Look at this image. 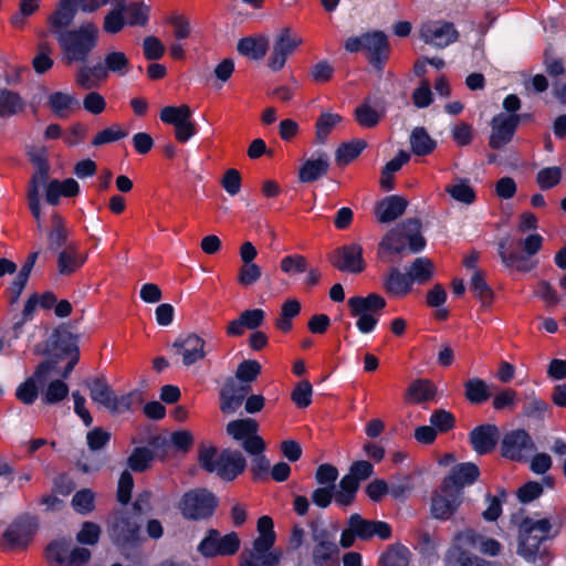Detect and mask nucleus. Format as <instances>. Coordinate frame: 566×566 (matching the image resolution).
Returning <instances> with one entry per match:
<instances>
[{
    "instance_id": "12",
    "label": "nucleus",
    "mask_w": 566,
    "mask_h": 566,
    "mask_svg": "<svg viewBox=\"0 0 566 566\" xmlns=\"http://www.w3.org/2000/svg\"><path fill=\"white\" fill-rule=\"evenodd\" d=\"M259 424L254 419L245 418L230 421L227 432L235 440L242 441L243 449L250 454L262 453L264 441L256 434Z\"/></svg>"
},
{
    "instance_id": "8",
    "label": "nucleus",
    "mask_w": 566,
    "mask_h": 566,
    "mask_svg": "<svg viewBox=\"0 0 566 566\" xmlns=\"http://www.w3.org/2000/svg\"><path fill=\"white\" fill-rule=\"evenodd\" d=\"M216 496L205 489L191 490L184 494L179 509L185 518L205 520L210 517L217 507Z\"/></svg>"
},
{
    "instance_id": "15",
    "label": "nucleus",
    "mask_w": 566,
    "mask_h": 566,
    "mask_svg": "<svg viewBox=\"0 0 566 566\" xmlns=\"http://www.w3.org/2000/svg\"><path fill=\"white\" fill-rule=\"evenodd\" d=\"M461 494L442 482L432 493L430 512L433 518L447 521L457 512L461 504Z\"/></svg>"
},
{
    "instance_id": "59",
    "label": "nucleus",
    "mask_w": 566,
    "mask_h": 566,
    "mask_svg": "<svg viewBox=\"0 0 566 566\" xmlns=\"http://www.w3.org/2000/svg\"><path fill=\"white\" fill-rule=\"evenodd\" d=\"M481 558L472 556L459 546L450 548L446 556L447 566H476Z\"/></svg>"
},
{
    "instance_id": "20",
    "label": "nucleus",
    "mask_w": 566,
    "mask_h": 566,
    "mask_svg": "<svg viewBox=\"0 0 566 566\" xmlns=\"http://www.w3.org/2000/svg\"><path fill=\"white\" fill-rule=\"evenodd\" d=\"M331 262L339 271L360 273L365 269L363 248L356 243L338 248L333 252Z\"/></svg>"
},
{
    "instance_id": "19",
    "label": "nucleus",
    "mask_w": 566,
    "mask_h": 566,
    "mask_svg": "<svg viewBox=\"0 0 566 566\" xmlns=\"http://www.w3.org/2000/svg\"><path fill=\"white\" fill-rule=\"evenodd\" d=\"M420 38L438 48H446L458 40L459 33L453 23L447 21H427L420 27Z\"/></svg>"
},
{
    "instance_id": "54",
    "label": "nucleus",
    "mask_w": 566,
    "mask_h": 566,
    "mask_svg": "<svg viewBox=\"0 0 566 566\" xmlns=\"http://www.w3.org/2000/svg\"><path fill=\"white\" fill-rule=\"evenodd\" d=\"M154 460V452L146 448H135L127 460L128 468L134 472H144L150 468Z\"/></svg>"
},
{
    "instance_id": "47",
    "label": "nucleus",
    "mask_w": 566,
    "mask_h": 566,
    "mask_svg": "<svg viewBox=\"0 0 566 566\" xmlns=\"http://www.w3.org/2000/svg\"><path fill=\"white\" fill-rule=\"evenodd\" d=\"M192 113L188 105L182 104L180 106H166L160 111V119L165 124L174 125L175 128L191 119Z\"/></svg>"
},
{
    "instance_id": "53",
    "label": "nucleus",
    "mask_w": 566,
    "mask_h": 566,
    "mask_svg": "<svg viewBox=\"0 0 566 566\" xmlns=\"http://www.w3.org/2000/svg\"><path fill=\"white\" fill-rule=\"evenodd\" d=\"M301 312V304L296 300H289L281 307L280 317L276 319L275 326L287 333L292 328V319Z\"/></svg>"
},
{
    "instance_id": "33",
    "label": "nucleus",
    "mask_w": 566,
    "mask_h": 566,
    "mask_svg": "<svg viewBox=\"0 0 566 566\" xmlns=\"http://www.w3.org/2000/svg\"><path fill=\"white\" fill-rule=\"evenodd\" d=\"M437 388L428 379H417L410 382L405 395L408 403H422L436 397Z\"/></svg>"
},
{
    "instance_id": "4",
    "label": "nucleus",
    "mask_w": 566,
    "mask_h": 566,
    "mask_svg": "<svg viewBox=\"0 0 566 566\" xmlns=\"http://www.w3.org/2000/svg\"><path fill=\"white\" fill-rule=\"evenodd\" d=\"M91 399L103 406L114 415H122L133 410L142 402V394L133 390L117 396L109 385L102 378H94L87 382Z\"/></svg>"
},
{
    "instance_id": "25",
    "label": "nucleus",
    "mask_w": 566,
    "mask_h": 566,
    "mask_svg": "<svg viewBox=\"0 0 566 566\" xmlns=\"http://www.w3.org/2000/svg\"><path fill=\"white\" fill-rule=\"evenodd\" d=\"M500 432L494 424H481L470 432V442L475 452L488 454L492 452L499 441Z\"/></svg>"
},
{
    "instance_id": "23",
    "label": "nucleus",
    "mask_w": 566,
    "mask_h": 566,
    "mask_svg": "<svg viewBox=\"0 0 566 566\" xmlns=\"http://www.w3.org/2000/svg\"><path fill=\"white\" fill-rule=\"evenodd\" d=\"M348 525L356 532L358 538L363 541L378 536L381 539H388L391 536V527L386 522L369 521L363 518L359 514H353L348 518Z\"/></svg>"
},
{
    "instance_id": "32",
    "label": "nucleus",
    "mask_w": 566,
    "mask_h": 566,
    "mask_svg": "<svg viewBox=\"0 0 566 566\" xmlns=\"http://www.w3.org/2000/svg\"><path fill=\"white\" fill-rule=\"evenodd\" d=\"M39 251H34L30 253L22 264L19 273L17 274L15 279L12 281L11 285L8 289V293L10 295L11 303H14L20 297L23 289L25 287L28 280L30 277V274L32 272V269L38 260Z\"/></svg>"
},
{
    "instance_id": "14",
    "label": "nucleus",
    "mask_w": 566,
    "mask_h": 566,
    "mask_svg": "<svg viewBox=\"0 0 566 566\" xmlns=\"http://www.w3.org/2000/svg\"><path fill=\"white\" fill-rule=\"evenodd\" d=\"M522 115L500 113L491 120V136L489 146L493 149H501L507 145L514 137Z\"/></svg>"
},
{
    "instance_id": "51",
    "label": "nucleus",
    "mask_w": 566,
    "mask_h": 566,
    "mask_svg": "<svg viewBox=\"0 0 566 566\" xmlns=\"http://www.w3.org/2000/svg\"><path fill=\"white\" fill-rule=\"evenodd\" d=\"M448 192L454 200L471 205L475 201V191L467 179H458L454 184L446 187Z\"/></svg>"
},
{
    "instance_id": "17",
    "label": "nucleus",
    "mask_w": 566,
    "mask_h": 566,
    "mask_svg": "<svg viewBox=\"0 0 566 566\" xmlns=\"http://www.w3.org/2000/svg\"><path fill=\"white\" fill-rule=\"evenodd\" d=\"M363 43L369 63L381 71L390 55V44L387 35L381 31L367 32L363 34Z\"/></svg>"
},
{
    "instance_id": "36",
    "label": "nucleus",
    "mask_w": 566,
    "mask_h": 566,
    "mask_svg": "<svg viewBox=\"0 0 566 566\" xmlns=\"http://www.w3.org/2000/svg\"><path fill=\"white\" fill-rule=\"evenodd\" d=\"M238 52L251 60L264 57L269 50V41L264 35L247 36L238 42Z\"/></svg>"
},
{
    "instance_id": "64",
    "label": "nucleus",
    "mask_w": 566,
    "mask_h": 566,
    "mask_svg": "<svg viewBox=\"0 0 566 566\" xmlns=\"http://www.w3.org/2000/svg\"><path fill=\"white\" fill-rule=\"evenodd\" d=\"M430 423L439 432H448L454 427L455 419L453 415L444 409H438L432 412Z\"/></svg>"
},
{
    "instance_id": "31",
    "label": "nucleus",
    "mask_w": 566,
    "mask_h": 566,
    "mask_svg": "<svg viewBox=\"0 0 566 566\" xmlns=\"http://www.w3.org/2000/svg\"><path fill=\"white\" fill-rule=\"evenodd\" d=\"M86 261V255L78 251L75 244L67 245L57 256V270L62 275H71Z\"/></svg>"
},
{
    "instance_id": "62",
    "label": "nucleus",
    "mask_w": 566,
    "mask_h": 566,
    "mask_svg": "<svg viewBox=\"0 0 566 566\" xmlns=\"http://www.w3.org/2000/svg\"><path fill=\"white\" fill-rule=\"evenodd\" d=\"M562 178V170L558 167H546L541 169L536 176V182L541 189L555 187Z\"/></svg>"
},
{
    "instance_id": "26",
    "label": "nucleus",
    "mask_w": 566,
    "mask_h": 566,
    "mask_svg": "<svg viewBox=\"0 0 566 566\" xmlns=\"http://www.w3.org/2000/svg\"><path fill=\"white\" fill-rule=\"evenodd\" d=\"M250 385H237L228 381L220 391V409L223 413H233L242 405Z\"/></svg>"
},
{
    "instance_id": "43",
    "label": "nucleus",
    "mask_w": 566,
    "mask_h": 566,
    "mask_svg": "<svg viewBox=\"0 0 566 566\" xmlns=\"http://www.w3.org/2000/svg\"><path fill=\"white\" fill-rule=\"evenodd\" d=\"M470 291L481 302L482 306H491L493 301V291L485 282L483 273L479 270H475L471 276Z\"/></svg>"
},
{
    "instance_id": "30",
    "label": "nucleus",
    "mask_w": 566,
    "mask_h": 566,
    "mask_svg": "<svg viewBox=\"0 0 566 566\" xmlns=\"http://www.w3.org/2000/svg\"><path fill=\"white\" fill-rule=\"evenodd\" d=\"M48 105L56 117L67 118L80 104L74 94L54 92L49 95Z\"/></svg>"
},
{
    "instance_id": "61",
    "label": "nucleus",
    "mask_w": 566,
    "mask_h": 566,
    "mask_svg": "<svg viewBox=\"0 0 566 566\" xmlns=\"http://www.w3.org/2000/svg\"><path fill=\"white\" fill-rule=\"evenodd\" d=\"M281 270L286 274H298L307 271V261L301 254L286 255L281 260Z\"/></svg>"
},
{
    "instance_id": "34",
    "label": "nucleus",
    "mask_w": 566,
    "mask_h": 566,
    "mask_svg": "<svg viewBox=\"0 0 566 566\" xmlns=\"http://www.w3.org/2000/svg\"><path fill=\"white\" fill-rule=\"evenodd\" d=\"M329 168L328 157L321 154L317 158L307 159L300 168L298 178L302 182H313L326 175Z\"/></svg>"
},
{
    "instance_id": "35",
    "label": "nucleus",
    "mask_w": 566,
    "mask_h": 566,
    "mask_svg": "<svg viewBox=\"0 0 566 566\" xmlns=\"http://www.w3.org/2000/svg\"><path fill=\"white\" fill-rule=\"evenodd\" d=\"M384 289L387 293L396 297H402L412 290V284L408 273L403 274L398 269L394 268L385 276Z\"/></svg>"
},
{
    "instance_id": "18",
    "label": "nucleus",
    "mask_w": 566,
    "mask_h": 566,
    "mask_svg": "<svg viewBox=\"0 0 566 566\" xmlns=\"http://www.w3.org/2000/svg\"><path fill=\"white\" fill-rule=\"evenodd\" d=\"M206 340L197 333H187L180 335L172 343V347L182 358V364L189 367L207 356Z\"/></svg>"
},
{
    "instance_id": "9",
    "label": "nucleus",
    "mask_w": 566,
    "mask_h": 566,
    "mask_svg": "<svg viewBox=\"0 0 566 566\" xmlns=\"http://www.w3.org/2000/svg\"><path fill=\"white\" fill-rule=\"evenodd\" d=\"M311 537L314 543L312 558L315 566H335L338 563L339 548L332 534L316 524L311 525Z\"/></svg>"
},
{
    "instance_id": "7",
    "label": "nucleus",
    "mask_w": 566,
    "mask_h": 566,
    "mask_svg": "<svg viewBox=\"0 0 566 566\" xmlns=\"http://www.w3.org/2000/svg\"><path fill=\"white\" fill-rule=\"evenodd\" d=\"M348 308L352 316L357 317V328L368 334L373 332L378 323L375 314L386 306V300L379 294L371 293L367 296H354L348 300Z\"/></svg>"
},
{
    "instance_id": "63",
    "label": "nucleus",
    "mask_w": 566,
    "mask_h": 566,
    "mask_svg": "<svg viewBox=\"0 0 566 566\" xmlns=\"http://www.w3.org/2000/svg\"><path fill=\"white\" fill-rule=\"evenodd\" d=\"M72 506L77 513H90L94 509V493L88 489L76 492L72 499Z\"/></svg>"
},
{
    "instance_id": "44",
    "label": "nucleus",
    "mask_w": 566,
    "mask_h": 566,
    "mask_svg": "<svg viewBox=\"0 0 566 566\" xmlns=\"http://www.w3.org/2000/svg\"><path fill=\"white\" fill-rule=\"evenodd\" d=\"M411 553L403 545H391L379 559V566H409Z\"/></svg>"
},
{
    "instance_id": "57",
    "label": "nucleus",
    "mask_w": 566,
    "mask_h": 566,
    "mask_svg": "<svg viewBox=\"0 0 566 566\" xmlns=\"http://www.w3.org/2000/svg\"><path fill=\"white\" fill-rule=\"evenodd\" d=\"M69 395L67 385L61 379L51 380L46 389L43 390L42 400L46 405H53L60 402Z\"/></svg>"
},
{
    "instance_id": "6",
    "label": "nucleus",
    "mask_w": 566,
    "mask_h": 566,
    "mask_svg": "<svg viewBox=\"0 0 566 566\" xmlns=\"http://www.w3.org/2000/svg\"><path fill=\"white\" fill-rule=\"evenodd\" d=\"M199 463L206 471L214 472L227 481L237 478L245 468V459L240 452L224 450L218 454L216 448L201 449Z\"/></svg>"
},
{
    "instance_id": "41",
    "label": "nucleus",
    "mask_w": 566,
    "mask_h": 566,
    "mask_svg": "<svg viewBox=\"0 0 566 566\" xmlns=\"http://www.w3.org/2000/svg\"><path fill=\"white\" fill-rule=\"evenodd\" d=\"M464 396L471 403L480 405L490 398L491 392L483 379L474 377L464 382Z\"/></svg>"
},
{
    "instance_id": "52",
    "label": "nucleus",
    "mask_w": 566,
    "mask_h": 566,
    "mask_svg": "<svg viewBox=\"0 0 566 566\" xmlns=\"http://www.w3.org/2000/svg\"><path fill=\"white\" fill-rule=\"evenodd\" d=\"M51 222L52 229L49 233V248L57 250L66 244L67 230L64 219L57 213L51 217Z\"/></svg>"
},
{
    "instance_id": "55",
    "label": "nucleus",
    "mask_w": 566,
    "mask_h": 566,
    "mask_svg": "<svg viewBox=\"0 0 566 566\" xmlns=\"http://www.w3.org/2000/svg\"><path fill=\"white\" fill-rule=\"evenodd\" d=\"M342 122V116L335 113H322L316 120V138L324 143L333 129Z\"/></svg>"
},
{
    "instance_id": "42",
    "label": "nucleus",
    "mask_w": 566,
    "mask_h": 566,
    "mask_svg": "<svg viewBox=\"0 0 566 566\" xmlns=\"http://www.w3.org/2000/svg\"><path fill=\"white\" fill-rule=\"evenodd\" d=\"M410 145L415 155L427 156L434 150L437 143L423 127H416L410 135Z\"/></svg>"
},
{
    "instance_id": "29",
    "label": "nucleus",
    "mask_w": 566,
    "mask_h": 566,
    "mask_svg": "<svg viewBox=\"0 0 566 566\" xmlns=\"http://www.w3.org/2000/svg\"><path fill=\"white\" fill-rule=\"evenodd\" d=\"M407 201L399 196H389L382 199L375 208V214L379 222L388 223L403 214Z\"/></svg>"
},
{
    "instance_id": "45",
    "label": "nucleus",
    "mask_w": 566,
    "mask_h": 566,
    "mask_svg": "<svg viewBox=\"0 0 566 566\" xmlns=\"http://www.w3.org/2000/svg\"><path fill=\"white\" fill-rule=\"evenodd\" d=\"M367 143L364 139H354L342 144L336 150V163L339 166L348 165L366 148Z\"/></svg>"
},
{
    "instance_id": "1",
    "label": "nucleus",
    "mask_w": 566,
    "mask_h": 566,
    "mask_svg": "<svg viewBox=\"0 0 566 566\" xmlns=\"http://www.w3.org/2000/svg\"><path fill=\"white\" fill-rule=\"evenodd\" d=\"M420 228L417 219H408L389 230L378 244V258L390 262L392 255H401L407 250L412 253L421 251L426 240L420 233Z\"/></svg>"
},
{
    "instance_id": "28",
    "label": "nucleus",
    "mask_w": 566,
    "mask_h": 566,
    "mask_svg": "<svg viewBox=\"0 0 566 566\" xmlns=\"http://www.w3.org/2000/svg\"><path fill=\"white\" fill-rule=\"evenodd\" d=\"M479 476V469L473 463H462L452 468L451 473L442 482L446 486L462 493L465 485L472 484Z\"/></svg>"
},
{
    "instance_id": "50",
    "label": "nucleus",
    "mask_w": 566,
    "mask_h": 566,
    "mask_svg": "<svg viewBox=\"0 0 566 566\" xmlns=\"http://www.w3.org/2000/svg\"><path fill=\"white\" fill-rule=\"evenodd\" d=\"M259 536L254 539L253 545L259 548H272L275 543V533L273 531V521L269 516H262L258 521Z\"/></svg>"
},
{
    "instance_id": "21",
    "label": "nucleus",
    "mask_w": 566,
    "mask_h": 566,
    "mask_svg": "<svg viewBox=\"0 0 566 566\" xmlns=\"http://www.w3.org/2000/svg\"><path fill=\"white\" fill-rule=\"evenodd\" d=\"M76 15L75 7L69 0H60L54 11L46 18L48 34H52L60 39L61 34L67 33L70 25L73 23Z\"/></svg>"
},
{
    "instance_id": "3",
    "label": "nucleus",
    "mask_w": 566,
    "mask_h": 566,
    "mask_svg": "<svg viewBox=\"0 0 566 566\" xmlns=\"http://www.w3.org/2000/svg\"><path fill=\"white\" fill-rule=\"evenodd\" d=\"M130 71V62L120 51H112L105 54L103 62L92 66H81L75 73V83L84 90L98 87L109 74L125 76Z\"/></svg>"
},
{
    "instance_id": "38",
    "label": "nucleus",
    "mask_w": 566,
    "mask_h": 566,
    "mask_svg": "<svg viewBox=\"0 0 566 566\" xmlns=\"http://www.w3.org/2000/svg\"><path fill=\"white\" fill-rule=\"evenodd\" d=\"M407 273L411 284H426L433 276L434 265L430 259L420 256L411 263Z\"/></svg>"
},
{
    "instance_id": "37",
    "label": "nucleus",
    "mask_w": 566,
    "mask_h": 566,
    "mask_svg": "<svg viewBox=\"0 0 566 566\" xmlns=\"http://www.w3.org/2000/svg\"><path fill=\"white\" fill-rule=\"evenodd\" d=\"M38 38L40 39V42L38 44V53L33 57L32 65L36 73L43 74L46 71H49L53 65V60L51 59L52 54V46L46 41L48 33L45 30H36L35 31Z\"/></svg>"
},
{
    "instance_id": "40",
    "label": "nucleus",
    "mask_w": 566,
    "mask_h": 566,
    "mask_svg": "<svg viewBox=\"0 0 566 566\" xmlns=\"http://www.w3.org/2000/svg\"><path fill=\"white\" fill-rule=\"evenodd\" d=\"M359 488L352 480V478H342L338 486L334 489V501L340 507L352 505L355 500Z\"/></svg>"
},
{
    "instance_id": "49",
    "label": "nucleus",
    "mask_w": 566,
    "mask_h": 566,
    "mask_svg": "<svg viewBox=\"0 0 566 566\" xmlns=\"http://www.w3.org/2000/svg\"><path fill=\"white\" fill-rule=\"evenodd\" d=\"M50 339H52L54 348L63 354L70 356L78 354L77 339L69 331H55L51 335Z\"/></svg>"
},
{
    "instance_id": "27",
    "label": "nucleus",
    "mask_w": 566,
    "mask_h": 566,
    "mask_svg": "<svg viewBox=\"0 0 566 566\" xmlns=\"http://www.w3.org/2000/svg\"><path fill=\"white\" fill-rule=\"evenodd\" d=\"M272 548H259L253 545L251 549H244L240 556L239 566H277L281 553Z\"/></svg>"
},
{
    "instance_id": "48",
    "label": "nucleus",
    "mask_w": 566,
    "mask_h": 566,
    "mask_svg": "<svg viewBox=\"0 0 566 566\" xmlns=\"http://www.w3.org/2000/svg\"><path fill=\"white\" fill-rule=\"evenodd\" d=\"M506 244L507 242L505 240H502L499 243V254L503 263L509 268H514L522 272H528L532 270L533 264L528 263V261L523 255L510 251Z\"/></svg>"
},
{
    "instance_id": "13",
    "label": "nucleus",
    "mask_w": 566,
    "mask_h": 566,
    "mask_svg": "<svg viewBox=\"0 0 566 566\" xmlns=\"http://www.w3.org/2000/svg\"><path fill=\"white\" fill-rule=\"evenodd\" d=\"M303 43V39L285 28L276 34L271 54L268 59V66L277 72L285 65L287 57Z\"/></svg>"
},
{
    "instance_id": "60",
    "label": "nucleus",
    "mask_w": 566,
    "mask_h": 566,
    "mask_svg": "<svg viewBox=\"0 0 566 566\" xmlns=\"http://www.w3.org/2000/svg\"><path fill=\"white\" fill-rule=\"evenodd\" d=\"M313 387L308 380H302L294 387L291 399L298 408H306L312 402Z\"/></svg>"
},
{
    "instance_id": "39",
    "label": "nucleus",
    "mask_w": 566,
    "mask_h": 566,
    "mask_svg": "<svg viewBox=\"0 0 566 566\" xmlns=\"http://www.w3.org/2000/svg\"><path fill=\"white\" fill-rule=\"evenodd\" d=\"M70 542L59 539L51 542L45 548V558L51 566H67Z\"/></svg>"
},
{
    "instance_id": "24",
    "label": "nucleus",
    "mask_w": 566,
    "mask_h": 566,
    "mask_svg": "<svg viewBox=\"0 0 566 566\" xmlns=\"http://www.w3.org/2000/svg\"><path fill=\"white\" fill-rule=\"evenodd\" d=\"M139 526L124 512L114 515L111 523L109 534L117 545H126L135 542L138 536Z\"/></svg>"
},
{
    "instance_id": "58",
    "label": "nucleus",
    "mask_w": 566,
    "mask_h": 566,
    "mask_svg": "<svg viewBox=\"0 0 566 566\" xmlns=\"http://www.w3.org/2000/svg\"><path fill=\"white\" fill-rule=\"evenodd\" d=\"M122 11L129 25H144L148 20L149 9L144 3L133 2L122 7Z\"/></svg>"
},
{
    "instance_id": "22",
    "label": "nucleus",
    "mask_w": 566,
    "mask_h": 566,
    "mask_svg": "<svg viewBox=\"0 0 566 566\" xmlns=\"http://www.w3.org/2000/svg\"><path fill=\"white\" fill-rule=\"evenodd\" d=\"M34 530L35 524L31 518H20L15 521L3 533V547L8 549L25 547L30 543Z\"/></svg>"
},
{
    "instance_id": "46",
    "label": "nucleus",
    "mask_w": 566,
    "mask_h": 566,
    "mask_svg": "<svg viewBox=\"0 0 566 566\" xmlns=\"http://www.w3.org/2000/svg\"><path fill=\"white\" fill-rule=\"evenodd\" d=\"M24 107V103L18 93L9 90H0V117H9L18 114Z\"/></svg>"
},
{
    "instance_id": "56",
    "label": "nucleus",
    "mask_w": 566,
    "mask_h": 566,
    "mask_svg": "<svg viewBox=\"0 0 566 566\" xmlns=\"http://www.w3.org/2000/svg\"><path fill=\"white\" fill-rule=\"evenodd\" d=\"M354 116L360 127L373 128L380 122L382 114L365 102L356 107Z\"/></svg>"
},
{
    "instance_id": "5",
    "label": "nucleus",
    "mask_w": 566,
    "mask_h": 566,
    "mask_svg": "<svg viewBox=\"0 0 566 566\" xmlns=\"http://www.w3.org/2000/svg\"><path fill=\"white\" fill-rule=\"evenodd\" d=\"M553 525L548 518L534 520L525 517L518 525V545L517 554L528 562H537L546 558L547 548L537 537H533L534 532H552Z\"/></svg>"
},
{
    "instance_id": "2",
    "label": "nucleus",
    "mask_w": 566,
    "mask_h": 566,
    "mask_svg": "<svg viewBox=\"0 0 566 566\" xmlns=\"http://www.w3.org/2000/svg\"><path fill=\"white\" fill-rule=\"evenodd\" d=\"M99 36L98 27L92 21H85L77 27L61 34L57 43L62 50L66 64L84 63L97 46Z\"/></svg>"
},
{
    "instance_id": "16",
    "label": "nucleus",
    "mask_w": 566,
    "mask_h": 566,
    "mask_svg": "<svg viewBox=\"0 0 566 566\" xmlns=\"http://www.w3.org/2000/svg\"><path fill=\"white\" fill-rule=\"evenodd\" d=\"M240 547V539L237 533L232 532L224 536L216 530H210L208 535L199 544V552L206 557L217 555H233Z\"/></svg>"
},
{
    "instance_id": "10",
    "label": "nucleus",
    "mask_w": 566,
    "mask_h": 566,
    "mask_svg": "<svg viewBox=\"0 0 566 566\" xmlns=\"http://www.w3.org/2000/svg\"><path fill=\"white\" fill-rule=\"evenodd\" d=\"M59 375L56 361L49 359L42 361L33 375L22 382L15 390V397L24 405H32L39 396V387L44 386L53 376Z\"/></svg>"
},
{
    "instance_id": "11",
    "label": "nucleus",
    "mask_w": 566,
    "mask_h": 566,
    "mask_svg": "<svg viewBox=\"0 0 566 566\" xmlns=\"http://www.w3.org/2000/svg\"><path fill=\"white\" fill-rule=\"evenodd\" d=\"M535 449L532 437L524 429H515L505 433L501 442L502 455L516 462L527 461Z\"/></svg>"
}]
</instances>
